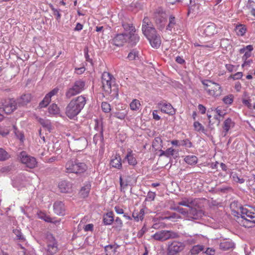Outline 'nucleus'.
I'll return each instance as SVG.
<instances>
[{"label": "nucleus", "mask_w": 255, "mask_h": 255, "mask_svg": "<svg viewBox=\"0 0 255 255\" xmlns=\"http://www.w3.org/2000/svg\"><path fill=\"white\" fill-rule=\"evenodd\" d=\"M87 100L83 95L73 98L65 109L66 116L71 120H74L81 113L86 104Z\"/></svg>", "instance_id": "obj_1"}, {"label": "nucleus", "mask_w": 255, "mask_h": 255, "mask_svg": "<svg viewBox=\"0 0 255 255\" xmlns=\"http://www.w3.org/2000/svg\"><path fill=\"white\" fill-rule=\"evenodd\" d=\"M142 31L152 47L158 48L160 47L161 42V38L160 35L157 34V31L153 25L142 29Z\"/></svg>", "instance_id": "obj_2"}, {"label": "nucleus", "mask_w": 255, "mask_h": 255, "mask_svg": "<svg viewBox=\"0 0 255 255\" xmlns=\"http://www.w3.org/2000/svg\"><path fill=\"white\" fill-rule=\"evenodd\" d=\"M66 172L80 174L85 172L87 169L86 164L81 162L77 159L68 160L65 164Z\"/></svg>", "instance_id": "obj_3"}, {"label": "nucleus", "mask_w": 255, "mask_h": 255, "mask_svg": "<svg viewBox=\"0 0 255 255\" xmlns=\"http://www.w3.org/2000/svg\"><path fill=\"white\" fill-rule=\"evenodd\" d=\"M86 83L82 80L79 79L68 87L65 92V98L70 99L72 97L82 93L85 89Z\"/></svg>", "instance_id": "obj_4"}, {"label": "nucleus", "mask_w": 255, "mask_h": 255, "mask_svg": "<svg viewBox=\"0 0 255 255\" xmlns=\"http://www.w3.org/2000/svg\"><path fill=\"white\" fill-rule=\"evenodd\" d=\"M185 248L184 243L176 240L168 242L166 255H178Z\"/></svg>", "instance_id": "obj_5"}, {"label": "nucleus", "mask_w": 255, "mask_h": 255, "mask_svg": "<svg viewBox=\"0 0 255 255\" xmlns=\"http://www.w3.org/2000/svg\"><path fill=\"white\" fill-rule=\"evenodd\" d=\"M17 156L18 160L27 168L33 169L37 166L36 159L28 155L26 151H21Z\"/></svg>", "instance_id": "obj_6"}, {"label": "nucleus", "mask_w": 255, "mask_h": 255, "mask_svg": "<svg viewBox=\"0 0 255 255\" xmlns=\"http://www.w3.org/2000/svg\"><path fill=\"white\" fill-rule=\"evenodd\" d=\"M152 237L156 241L163 242L170 239H176L179 237L177 233L167 230H161L155 233Z\"/></svg>", "instance_id": "obj_7"}, {"label": "nucleus", "mask_w": 255, "mask_h": 255, "mask_svg": "<svg viewBox=\"0 0 255 255\" xmlns=\"http://www.w3.org/2000/svg\"><path fill=\"white\" fill-rule=\"evenodd\" d=\"M19 107L17 102L14 99H8L7 100H3L0 103V109L2 110L6 114H10L16 110Z\"/></svg>", "instance_id": "obj_8"}, {"label": "nucleus", "mask_w": 255, "mask_h": 255, "mask_svg": "<svg viewBox=\"0 0 255 255\" xmlns=\"http://www.w3.org/2000/svg\"><path fill=\"white\" fill-rule=\"evenodd\" d=\"M48 242L47 243V252L48 255H54L58 250L57 243L54 237L50 235L48 236Z\"/></svg>", "instance_id": "obj_9"}, {"label": "nucleus", "mask_w": 255, "mask_h": 255, "mask_svg": "<svg viewBox=\"0 0 255 255\" xmlns=\"http://www.w3.org/2000/svg\"><path fill=\"white\" fill-rule=\"evenodd\" d=\"M204 215V212L201 209H197L192 206L188 211L187 219L189 220H199Z\"/></svg>", "instance_id": "obj_10"}, {"label": "nucleus", "mask_w": 255, "mask_h": 255, "mask_svg": "<svg viewBox=\"0 0 255 255\" xmlns=\"http://www.w3.org/2000/svg\"><path fill=\"white\" fill-rule=\"evenodd\" d=\"M59 190L61 193H70L72 191V184L66 180H63L58 184Z\"/></svg>", "instance_id": "obj_11"}, {"label": "nucleus", "mask_w": 255, "mask_h": 255, "mask_svg": "<svg viewBox=\"0 0 255 255\" xmlns=\"http://www.w3.org/2000/svg\"><path fill=\"white\" fill-rule=\"evenodd\" d=\"M222 92V88L219 84L213 82L211 87L207 89L209 95L215 97L220 96Z\"/></svg>", "instance_id": "obj_12"}, {"label": "nucleus", "mask_w": 255, "mask_h": 255, "mask_svg": "<svg viewBox=\"0 0 255 255\" xmlns=\"http://www.w3.org/2000/svg\"><path fill=\"white\" fill-rule=\"evenodd\" d=\"M102 87L105 92L111 94L113 91L115 97L118 96V89L115 85L112 86V80L102 81Z\"/></svg>", "instance_id": "obj_13"}, {"label": "nucleus", "mask_w": 255, "mask_h": 255, "mask_svg": "<svg viewBox=\"0 0 255 255\" xmlns=\"http://www.w3.org/2000/svg\"><path fill=\"white\" fill-rule=\"evenodd\" d=\"M159 108L161 111L164 113L168 114L170 115H173L175 113V111L172 105L169 103L161 102L158 104Z\"/></svg>", "instance_id": "obj_14"}, {"label": "nucleus", "mask_w": 255, "mask_h": 255, "mask_svg": "<svg viewBox=\"0 0 255 255\" xmlns=\"http://www.w3.org/2000/svg\"><path fill=\"white\" fill-rule=\"evenodd\" d=\"M126 33L117 34L111 41V43L117 46H122L127 42Z\"/></svg>", "instance_id": "obj_15"}, {"label": "nucleus", "mask_w": 255, "mask_h": 255, "mask_svg": "<svg viewBox=\"0 0 255 255\" xmlns=\"http://www.w3.org/2000/svg\"><path fill=\"white\" fill-rule=\"evenodd\" d=\"M32 99L31 95L29 93L22 95L19 98L15 99L19 107H24L30 102Z\"/></svg>", "instance_id": "obj_16"}, {"label": "nucleus", "mask_w": 255, "mask_h": 255, "mask_svg": "<svg viewBox=\"0 0 255 255\" xmlns=\"http://www.w3.org/2000/svg\"><path fill=\"white\" fill-rule=\"evenodd\" d=\"M54 213L57 215L63 216L65 215V206L61 201H56L53 205Z\"/></svg>", "instance_id": "obj_17"}, {"label": "nucleus", "mask_w": 255, "mask_h": 255, "mask_svg": "<svg viewBox=\"0 0 255 255\" xmlns=\"http://www.w3.org/2000/svg\"><path fill=\"white\" fill-rule=\"evenodd\" d=\"M155 21L156 26L160 30H162L165 27L166 19L165 16H156L152 17Z\"/></svg>", "instance_id": "obj_18"}, {"label": "nucleus", "mask_w": 255, "mask_h": 255, "mask_svg": "<svg viewBox=\"0 0 255 255\" xmlns=\"http://www.w3.org/2000/svg\"><path fill=\"white\" fill-rule=\"evenodd\" d=\"M127 42L128 41L131 46L135 45L139 41V37L136 34L132 33L131 31L126 33Z\"/></svg>", "instance_id": "obj_19"}, {"label": "nucleus", "mask_w": 255, "mask_h": 255, "mask_svg": "<svg viewBox=\"0 0 255 255\" xmlns=\"http://www.w3.org/2000/svg\"><path fill=\"white\" fill-rule=\"evenodd\" d=\"M251 214V211L249 210L246 208L242 207L241 208V217H238V222L241 225L243 226V220H248L249 216Z\"/></svg>", "instance_id": "obj_20"}, {"label": "nucleus", "mask_w": 255, "mask_h": 255, "mask_svg": "<svg viewBox=\"0 0 255 255\" xmlns=\"http://www.w3.org/2000/svg\"><path fill=\"white\" fill-rule=\"evenodd\" d=\"M119 245L117 244L114 245H108L104 246V251L106 255H116L117 249L119 248Z\"/></svg>", "instance_id": "obj_21"}, {"label": "nucleus", "mask_w": 255, "mask_h": 255, "mask_svg": "<svg viewBox=\"0 0 255 255\" xmlns=\"http://www.w3.org/2000/svg\"><path fill=\"white\" fill-rule=\"evenodd\" d=\"M216 32V25L214 23H210L204 29V33L208 36H212Z\"/></svg>", "instance_id": "obj_22"}, {"label": "nucleus", "mask_w": 255, "mask_h": 255, "mask_svg": "<svg viewBox=\"0 0 255 255\" xmlns=\"http://www.w3.org/2000/svg\"><path fill=\"white\" fill-rule=\"evenodd\" d=\"M114 221V214L113 212L106 213L103 216V222L105 225H110Z\"/></svg>", "instance_id": "obj_23"}, {"label": "nucleus", "mask_w": 255, "mask_h": 255, "mask_svg": "<svg viewBox=\"0 0 255 255\" xmlns=\"http://www.w3.org/2000/svg\"><path fill=\"white\" fill-rule=\"evenodd\" d=\"M121 160L120 155L116 154L114 158L111 160L110 164L113 167L121 169L122 167Z\"/></svg>", "instance_id": "obj_24"}, {"label": "nucleus", "mask_w": 255, "mask_h": 255, "mask_svg": "<svg viewBox=\"0 0 255 255\" xmlns=\"http://www.w3.org/2000/svg\"><path fill=\"white\" fill-rule=\"evenodd\" d=\"M220 249L223 251H228L234 248V244L230 241H224L219 245Z\"/></svg>", "instance_id": "obj_25"}, {"label": "nucleus", "mask_w": 255, "mask_h": 255, "mask_svg": "<svg viewBox=\"0 0 255 255\" xmlns=\"http://www.w3.org/2000/svg\"><path fill=\"white\" fill-rule=\"evenodd\" d=\"M91 189V185L89 183L86 184L83 187H82L79 193V195L82 198L87 197Z\"/></svg>", "instance_id": "obj_26"}, {"label": "nucleus", "mask_w": 255, "mask_h": 255, "mask_svg": "<svg viewBox=\"0 0 255 255\" xmlns=\"http://www.w3.org/2000/svg\"><path fill=\"white\" fill-rule=\"evenodd\" d=\"M144 210L143 209L140 210L139 212L134 211L132 214V217L134 221L138 222L139 220L142 221L144 218Z\"/></svg>", "instance_id": "obj_27"}, {"label": "nucleus", "mask_w": 255, "mask_h": 255, "mask_svg": "<svg viewBox=\"0 0 255 255\" xmlns=\"http://www.w3.org/2000/svg\"><path fill=\"white\" fill-rule=\"evenodd\" d=\"M39 218L42 220H43L44 221L47 223H51L55 225L57 224H59L60 223V221L54 220V218H51L49 216H48L43 213H40L39 215Z\"/></svg>", "instance_id": "obj_28"}, {"label": "nucleus", "mask_w": 255, "mask_h": 255, "mask_svg": "<svg viewBox=\"0 0 255 255\" xmlns=\"http://www.w3.org/2000/svg\"><path fill=\"white\" fill-rule=\"evenodd\" d=\"M94 142L96 144L99 141L102 143L104 141L103 129L102 127L100 128V133H96L93 137Z\"/></svg>", "instance_id": "obj_29"}, {"label": "nucleus", "mask_w": 255, "mask_h": 255, "mask_svg": "<svg viewBox=\"0 0 255 255\" xmlns=\"http://www.w3.org/2000/svg\"><path fill=\"white\" fill-rule=\"evenodd\" d=\"M194 200L192 198H184L181 201L178 202V205L184 206L190 208L194 205Z\"/></svg>", "instance_id": "obj_30"}, {"label": "nucleus", "mask_w": 255, "mask_h": 255, "mask_svg": "<svg viewBox=\"0 0 255 255\" xmlns=\"http://www.w3.org/2000/svg\"><path fill=\"white\" fill-rule=\"evenodd\" d=\"M176 24V18L173 15H170L169 17V23L166 26V30L171 31L172 29L174 27Z\"/></svg>", "instance_id": "obj_31"}, {"label": "nucleus", "mask_w": 255, "mask_h": 255, "mask_svg": "<svg viewBox=\"0 0 255 255\" xmlns=\"http://www.w3.org/2000/svg\"><path fill=\"white\" fill-rule=\"evenodd\" d=\"M125 158L127 159L128 164L130 165H135L137 163L136 160L135 158L132 154L131 150L128 152Z\"/></svg>", "instance_id": "obj_32"}, {"label": "nucleus", "mask_w": 255, "mask_h": 255, "mask_svg": "<svg viewBox=\"0 0 255 255\" xmlns=\"http://www.w3.org/2000/svg\"><path fill=\"white\" fill-rule=\"evenodd\" d=\"M233 124V122L232 121V119L231 118H228L224 122V125H223V129L224 131L225 132V134L224 136H226L227 134V133L229 130L231 125Z\"/></svg>", "instance_id": "obj_33"}, {"label": "nucleus", "mask_w": 255, "mask_h": 255, "mask_svg": "<svg viewBox=\"0 0 255 255\" xmlns=\"http://www.w3.org/2000/svg\"><path fill=\"white\" fill-rule=\"evenodd\" d=\"M162 141L160 137H155L152 141V146L156 150L162 147L161 145Z\"/></svg>", "instance_id": "obj_34"}, {"label": "nucleus", "mask_w": 255, "mask_h": 255, "mask_svg": "<svg viewBox=\"0 0 255 255\" xmlns=\"http://www.w3.org/2000/svg\"><path fill=\"white\" fill-rule=\"evenodd\" d=\"M184 160L187 164L193 165L197 162L198 158L195 155H188L185 157Z\"/></svg>", "instance_id": "obj_35"}, {"label": "nucleus", "mask_w": 255, "mask_h": 255, "mask_svg": "<svg viewBox=\"0 0 255 255\" xmlns=\"http://www.w3.org/2000/svg\"><path fill=\"white\" fill-rule=\"evenodd\" d=\"M123 226V223L122 220L119 217H117L115 221V225L113 228L117 231L120 232L122 230Z\"/></svg>", "instance_id": "obj_36"}, {"label": "nucleus", "mask_w": 255, "mask_h": 255, "mask_svg": "<svg viewBox=\"0 0 255 255\" xmlns=\"http://www.w3.org/2000/svg\"><path fill=\"white\" fill-rule=\"evenodd\" d=\"M22 176L16 177L13 181V186L19 189L23 186V179Z\"/></svg>", "instance_id": "obj_37"}, {"label": "nucleus", "mask_w": 255, "mask_h": 255, "mask_svg": "<svg viewBox=\"0 0 255 255\" xmlns=\"http://www.w3.org/2000/svg\"><path fill=\"white\" fill-rule=\"evenodd\" d=\"M204 246L202 245H196L192 247L190 252L191 255H195L198 254L200 252L204 250Z\"/></svg>", "instance_id": "obj_38"}, {"label": "nucleus", "mask_w": 255, "mask_h": 255, "mask_svg": "<svg viewBox=\"0 0 255 255\" xmlns=\"http://www.w3.org/2000/svg\"><path fill=\"white\" fill-rule=\"evenodd\" d=\"M236 30L238 35L243 36L246 32L247 28L245 25L240 24L236 26Z\"/></svg>", "instance_id": "obj_39"}, {"label": "nucleus", "mask_w": 255, "mask_h": 255, "mask_svg": "<svg viewBox=\"0 0 255 255\" xmlns=\"http://www.w3.org/2000/svg\"><path fill=\"white\" fill-rule=\"evenodd\" d=\"M50 99L46 95L44 99L39 103L38 107L39 108H43L46 107L49 103L51 102Z\"/></svg>", "instance_id": "obj_40"}, {"label": "nucleus", "mask_w": 255, "mask_h": 255, "mask_svg": "<svg viewBox=\"0 0 255 255\" xmlns=\"http://www.w3.org/2000/svg\"><path fill=\"white\" fill-rule=\"evenodd\" d=\"M39 122L43 128H47L48 131H50L51 129V123L49 120L40 118L39 120Z\"/></svg>", "instance_id": "obj_41"}, {"label": "nucleus", "mask_w": 255, "mask_h": 255, "mask_svg": "<svg viewBox=\"0 0 255 255\" xmlns=\"http://www.w3.org/2000/svg\"><path fill=\"white\" fill-rule=\"evenodd\" d=\"M140 106V104L138 100L134 99L132 100L130 104V107L131 110L136 111L139 109Z\"/></svg>", "instance_id": "obj_42"}, {"label": "nucleus", "mask_w": 255, "mask_h": 255, "mask_svg": "<svg viewBox=\"0 0 255 255\" xmlns=\"http://www.w3.org/2000/svg\"><path fill=\"white\" fill-rule=\"evenodd\" d=\"M9 157L8 153L3 148H0V161L5 160Z\"/></svg>", "instance_id": "obj_43"}, {"label": "nucleus", "mask_w": 255, "mask_h": 255, "mask_svg": "<svg viewBox=\"0 0 255 255\" xmlns=\"http://www.w3.org/2000/svg\"><path fill=\"white\" fill-rule=\"evenodd\" d=\"M101 108L102 111L106 113H109L111 111V105L106 102L102 103Z\"/></svg>", "instance_id": "obj_44"}, {"label": "nucleus", "mask_w": 255, "mask_h": 255, "mask_svg": "<svg viewBox=\"0 0 255 255\" xmlns=\"http://www.w3.org/2000/svg\"><path fill=\"white\" fill-rule=\"evenodd\" d=\"M49 112L52 114H56L59 112V108L56 104H52L48 108Z\"/></svg>", "instance_id": "obj_45"}, {"label": "nucleus", "mask_w": 255, "mask_h": 255, "mask_svg": "<svg viewBox=\"0 0 255 255\" xmlns=\"http://www.w3.org/2000/svg\"><path fill=\"white\" fill-rule=\"evenodd\" d=\"M138 52L135 49L132 50L128 54L127 58L129 60H133L138 57Z\"/></svg>", "instance_id": "obj_46"}, {"label": "nucleus", "mask_w": 255, "mask_h": 255, "mask_svg": "<svg viewBox=\"0 0 255 255\" xmlns=\"http://www.w3.org/2000/svg\"><path fill=\"white\" fill-rule=\"evenodd\" d=\"M223 101L225 104L227 105H231L232 104L234 100V96L233 95H229L228 96H226L223 99Z\"/></svg>", "instance_id": "obj_47"}, {"label": "nucleus", "mask_w": 255, "mask_h": 255, "mask_svg": "<svg viewBox=\"0 0 255 255\" xmlns=\"http://www.w3.org/2000/svg\"><path fill=\"white\" fill-rule=\"evenodd\" d=\"M165 13L162 8L159 7L156 8L152 15V17L156 16H165Z\"/></svg>", "instance_id": "obj_48"}, {"label": "nucleus", "mask_w": 255, "mask_h": 255, "mask_svg": "<svg viewBox=\"0 0 255 255\" xmlns=\"http://www.w3.org/2000/svg\"><path fill=\"white\" fill-rule=\"evenodd\" d=\"M153 25L151 22L147 17H145L142 20V29L146 28L147 27Z\"/></svg>", "instance_id": "obj_49"}, {"label": "nucleus", "mask_w": 255, "mask_h": 255, "mask_svg": "<svg viewBox=\"0 0 255 255\" xmlns=\"http://www.w3.org/2000/svg\"><path fill=\"white\" fill-rule=\"evenodd\" d=\"M13 234L16 236V239L21 241L24 240V238L21 234V231L17 229L13 230Z\"/></svg>", "instance_id": "obj_50"}, {"label": "nucleus", "mask_w": 255, "mask_h": 255, "mask_svg": "<svg viewBox=\"0 0 255 255\" xmlns=\"http://www.w3.org/2000/svg\"><path fill=\"white\" fill-rule=\"evenodd\" d=\"M194 127L195 129L198 131H202L204 132L205 130L204 127L198 122H195L194 123Z\"/></svg>", "instance_id": "obj_51"}, {"label": "nucleus", "mask_w": 255, "mask_h": 255, "mask_svg": "<svg viewBox=\"0 0 255 255\" xmlns=\"http://www.w3.org/2000/svg\"><path fill=\"white\" fill-rule=\"evenodd\" d=\"M156 194L155 192L149 191L147 193V197L145 199V201H153L155 199Z\"/></svg>", "instance_id": "obj_52"}, {"label": "nucleus", "mask_w": 255, "mask_h": 255, "mask_svg": "<svg viewBox=\"0 0 255 255\" xmlns=\"http://www.w3.org/2000/svg\"><path fill=\"white\" fill-rule=\"evenodd\" d=\"M112 75L108 72H104L102 74V81H108L112 80L113 78Z\"/></svg>", "instance_id": "obj_53"}, {"label": "nucleus", "mask_w": 255, "mask_h": 255, "mask_svg": "<svg viewBox=\"0 0 255 255\" xmlns=\"http://www.w3.org/2000/svg\"><path fill=\"white\" fill-rule=\"evenodd\" d=\"M180 145L182 146H185L188 148H190L192 146V142L188 139L181 140L180 143Z\"/></svg>", "instance_id": "obj_54"}, {"label": "nucleus", "mask_w": 255, "mask_h": 255, "mask_svg": "<svg viewBox=\"0 0 255 255\" xmlns=\"http://www.w3.org/2000/svg\"><path fill=\"white\" fill-rule=\"evenodd\" d=\"M253 46L252 45H249L240 49L239 52L241 54L245 53L248 51H253Z\"/></svg>", "instance_id": "obj_55"}, {"label": "nucleus", "mask_w": 255, "mask_h": 255, "mask_svg": "<svg viewBox=\"0 0 255 255\" xmlns=\"http://www.w3.org/2000/svg\"><path fill=\"white\" fill-rule=\"evenodd\" d=\"M203 85L205 87V90L207 92V89L210 88L213 83L211 80H206L202 82Z\"/></svg>", "instance_id": "obj_56"}, {"label": "nucleus", "mask_w": 255, "mask_h": 255, "mask_svg": "<svg viewBox=\"0 0 255 255\" xmlns=\"http://www.w3.org/2000/svg\"><path fill=\"white\" fill-rule=\"evenodd\" d=\"M59 89L58 88H55L53 90H52L50 92H49L46 95L51 99V97L55 95H56Z\"/></svg>", "instance_id": "obj_57"}, {"label": "nucleus", "mask_w": 255, "mask_h": 255, "mask_svg": "<svg viewBox=\"0 0 255 255\" xmlns=\"http://www.w3.org/2000/svg\"><path fill=\"white\" fill-rule=\"evenodd\" d=\"M175 152V150L172 147L169 148L166 150V157H169L173 156Z\"/></svg>", "instance_id": "obj_58"}, {"label": "nucleus", "mask_w": 255, "mask_h": 255, "mask_svg": "<svg viewBox=\"0 0 255 255\" xmlns=\"http://www.w3.org/2000/svg\"><path fill=\"white\" fill-rule=\"evenodd\" d=\"M122 26L123 28L126 30H131L132 31L133 29H134V27L132 26V24L127 23H123Z\"/></svg>", "instance_id": "obj_59"}, {"label": "nucleus", "mask_w": 255, "mask_h": 255, "mask_svg": "<svg viewBox=\"0 0 255 255\" xmlns=\"http://www.w3.org/2000/svg\"><path fill=\"white\" fill-rule=\"evenodd\" d=\"M85 53V57L87 61L89 62L90 63L92 62V59L90 58L89 55L88 54V48H85L84 50Z\"/></svg>", "instance_id": "obj_60"}, {"label": "nucleus", "mask_w": 255, "mask_h": 255, "mask_svg": "<svg viewBox=\"0 0 255 255\" xmlns=\"http://www.w3.org/2000/svg\"><path fill=\"white\" fill-rule=\"evenodd\" d=\"M85 232L93 231L94 229V225L92 224H89L86 225L84 228Z\"/></svg>", "instance_id": "obj_61"}, {"label": "nucleus", "mask_w": 255, "mask_h": 255, "mask_svg": "<svg viewBox=\"0 0 255 255\" xmlns=\"http://www.w3.org/2000/svg\"><path fill=\"white\" fill-rule=\"evenodd\" d=\"M60 9L55 10L53 12V15L56 16V19L58 21H59L61 18V14L59 12Z\"/></svg>", "instance_id": "obj_62"}, {"label": "nucleus", "mask_w": 255, "mask_h": 255, "mask_svg": "<svg viewBox=\"0 0 255 255\" xmlns=\"http://www.w3.org/2000/svg\"><path fill=\"white\" fill-rule=\"evenodd\" d=\"M204 253L207 255H214L215 250L214 249L208 248Z\"/></svg>", "instance_id": "obj_63"}, {"label": "nucleus", "mask_w": 255, "mask_h": 255, "mask_svg": "<svg viewBox=\"0 0 255 255\" xmlns=\"http://www.w3.org/2000/svg\"><path fill=\"white\" fill-rule=\"evenodd\" d=\"M243 76L242 72H237L234 75L231 76L232 78L234 80H238L241 79Z\"/></svg>", "instance_id": "obj_64"}]
</instances>
